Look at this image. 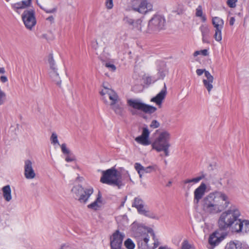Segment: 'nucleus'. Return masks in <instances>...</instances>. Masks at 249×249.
I'll return each instance as SVG.
<instances>
[{"mask_svg":"<svg viewBox=\"0 0 249 249\" xmlns=\"http://www.w3.org/2000/svg\"><path fill=\"white\" fill-rule=\"evenodd\" d=\"M230 200L225 193L214 191L210 193L203 199L204 210L210 214H217L223 212L230 204Z\"/></svg>","mask_w":249,"mask_h":249,"instance_id":"f257e3e1","label":"nucleus"},{"mask_svg":"<svg viewBox=\"0 0 249 249\" xmlns=\"http://www.w3.org/2000/svg\"><path fill=\"white\" fill-rule=\"evenodd\" d=\"M240 215L238 208L235 205H231L219 217L218 221L219 229L222 230L231 229L233 232V228L239 221Z\"/></svg>","mask_w":249,"mask_h":249,"instance_id":"f03ea898","label":"nucleus"},{"mask_svg":"<svg viewBox=\"0 0 249 249\" xmlns=\"http://www.w3.org/2000/svg\"><path fill=\"white\" fill-rule=\"evenodd\" d=\"M170 139L171 134L168 131L163 130L160 132L152 144V148L158 152L163 151L166 157L169 156Z\"/></svg>","mask_w":249,"mask_h":249,"instance_id":"7ed1b4c3","label":"nucleus"},{"mask_svg":"<svg viewBox=\"0 0 249 249\" xmlns=\"http://www.w3.org/2000/svg\"><path fill=\"white\" fill-rule=\"evenodd\" d=\"M127 105L129 107V111L132 115L138 114V110L146 113H153L157 108L155 107L143 103L140 98H131L127 100Z\"/></svg>","mask_w":249,"mask_h":249,"instance_id":"20e7f679","label":"nucleus"},{"mask_svg":"<svg viewBox=\"0 0 249 249\" xmlns=\"http://www.w3.org/2000/svg\"><path fill=\"white\" fill-rule=\"evenodd\" d=\"M101 95L105 102H107V97H108L111 101L110 106L111 108L117 115H122L123 111V107H121L118 102L119 97L116 92L111 89L104 86V89L100 91Z\"/></svg>","mask_w":249,"mask_h":249,"instance_id":"39448f33","label":"nucleus"},{"mask_svg":"<svg viewBox=\"0 0 249 249\" xmlns=\"http://www.w3.org/2000/svg\"><path fill=\"white\" fill-rule=\"evenodd\" d=\"M100 181L103 183L119 187L122 184L121 180L118 178L117 170L114 167L103 171Z\"/></svg>","mask_w":249,"mask_h":249,"instance_id":"423d86ee","label":"nucleus"},{"mask_svg":"<svg viewBox=\"0 0 249 249\" xmlns=\"http://www.w3.org/2000/svg\"><path fill=\"white\" fill-rule=\"evenodd\" d=\"M71 192L75 195V197L81 203H86L89 198L93 193L92 187L84 188L80 185H75L71 189Z\"/></svg>","mask_w":249,"mask_h":249,"instance_id":"0eeeda50","label":"nucleus"},{"mask_svg":"<svg viewBox=\"0 0 249 249\" xmlns=\"http://www.w3.org/2000/svg\"><path fill=\"white\" fill-rule=\"evenodd\" d=\"M132 206L136 208L138 213L141 215L149 218L159 219V217L156 213L144 207V202L139 196L136 197L134 199Z\"/></svg>","mask_w":249,"mask_h":249,"instance_id":"6e6552de","label":"nucleus"},{"mask_svg":"<svg viewBox=\"0 0 249 249\" xmlns=\"http://www.w3.org/2000/svg\"><path fill=\"white\" fill-rule=\"evenodd\" d=\"M130 7L134 11L144 14L153 9V5L146 0H128Z\"/></svg>","mask_w":249,"mask_h":249,"instance_id":"1a4fd4ad","label":"nucleus"},{"mask_svg":"<svg viewBox=\"0 0 249 249\" xmlns=\"http://www.w3.org/2000/svg\"><path fill=\"white\" fill-rule=\"evenodd\" d=\"M21 18L25 27L30 31L32 30L36 24L35 10L33 9L25 10Z\"/></svg>","mask_w":249,"mask_h":249,"instance_id":"9d476101","label":"nucleus"},{"mask_svg":"<svg viewBox=\"0 0 249 249\" xmlns=\"http://www.w3.org/2000/svg\"><path fill=\"white\" fill-rule=\"evenodd\" d=\"M165 23V19L160 15H154L149 20L148 23L149 30L151 31H158L164 28Z\"/></svg>","mask_w":249,"mask_h":249,"instance_id":"9b49d317","label":"nucleus"},{"mask_svg":"<svg viewBox=\"0 0 249 249\" xmlns=\"http://www.w3.org/2000/svg\"><path fill=\"white\" fill-rule=\"evenodd\" d=\"M212 22L214 28L213 37L216 41L220 42L222 39V31L224 27V20L218 17H214L212 18Z\"/></svg>","mask_w":249,"mask_h":249,"instance_id":"f8f14e48","label":"nucleus"},{"mask_svg":"<svg viewBox=\"0 0 249 249\" xmlns=\"http://www.w3.org/2000/svg\"><path fill=\"white\" fill-rule=\"evenodd\" d=\"M125 234L119 230L115 231L110 237L111 249H119L122 248L123 241Z\"/></svg>","mask_w":249,"mask_h":249,"instance_id":"ddd939ff","label":"nucleus"},{"mask_svg":"<svg viewBox=\"0 0 249 249\" xmlns=\"http://www.w3.org/2000/svg\"><path fill=\"white\" fill-rule=\"evenodd\" d=\"M24 176L27 179H33L36 176V172L33 168V162L30 160L24 161Z\"/></svg>","mask_w":249,"mask_h":249,"instance_id":"4468645a","label":"nucleus"},{"mask_svg":"<svg viewBox=\"0 0 249 249\" xmlns=\"http://www.w3.org/2000/svg\"><path fill=\"white\" fill-rule=\"evenodd\" d=\"M225 236L226 235L224 233L217 231L211 234L208 240L209 244L212 247L211 249H213L214 247L218 245L224 239Z\"/></svg>","mask_w":249,"mask_h":249,"instance_id":"2eb2a0df","label":"nucleus"},{"mask_svg":"<svg viewBox=\"0 0 249 249\" xmlns=\"http://www.w3.org/2000/svg\"><path fill=\"white\" fill-rule=\"evenodd\" d=\"M149 134L150 132L148 129L147 127H143L141 135L136 137L135 140L138 143L142 145H148L150 144V142L149 140Z\"/></svg>","mask_w":249,"mask_h":249,"instance_id":"dca6fc26","label":"nucleus"},{"mask_svg":"<svg viewBox=\"0 0 249 249\" xmlns=\"http://www.w3.org/2000/svg\"><path fill=\"white\" fill-rule=\"evenodd\" d=\"M207 189L205 183L201 182L200 185L194 191V203L197 204L204 196Z\"/></svg>","mask_w":249,"mask_h":249,"instance_id":"f3484780","label":"nucleus"},{"mask_svg":"<svg viewBox=\"0 0 249 249\" xmlns=\"http://www.w3.org/2000/svg\"><path fill=\"white\" fill-rule=\"evenodd\" d=\"M233 228V232L247 233L249 231V220L240 219L239 221Z\"/></svg>","mask_w":249,"mask_h":249,"instance_id":"a211bd4d","label":"nucleus"},{"mask_svg":"<svg viewBox=\"0 0 249 249\" xmlns=\"http://www.w3.org/2000/svg\"><path fill=\"white\" fill-rule=\"evenodd\" d=\"M202 36V41L204 43H210V28L209 26L206 24H201L199 28Z\"/></svg>","mask_w":249,"mask_h":249,"instance_id":"6ab92c4d","label":"nucleus"},{"mask_svg":"<svg viewBox=\"0 0 249 249\" xmlns=\"http://www.w3.org/2000/svg\"><path fill=\"white\" fill-rule=\"evenodd\" d=\"M32 3V0H23L21 1L12 4V9L18 14L20 13L21 9L27 8Z\"/></svg>","mask_w":249,"mask_h":249,"instance_id":"aec40b11","label":"nucleus"},{"mask_svg":"<svg viewBox=\"0 0 249 249\" xmlns=\"http://www.w3.org/2000/svg\"><path fill=\"white\" fill-rule=\"evenodd\" d=\"M204 178L205 175L203 174L200 176L192 179H185L182 181L183 188L185 190L189 191L193 186L194 184L197 183Z\"/></svg>","mask_w":249,"mask_h":249,"instance_id":"412c9836","label":"nucleus"},{"mask_svg":"<svg viewBox=\"0 0 249 249\" xmlns=\"http://www.w3.org/2000/svg\"><path fill=\"white\" fill-rule=\"evenodd\" d=\"M206 79H203L204 86L210 93L213 89V77L209 71H206L205 73Z\"/></svg>","mask_w":249,"mask_h":249,"instance_id":"4be33fe9","label":"nucleus"},{"mask_svg":"<svg viewBox=\"0 0 249 249\" xmlns=\"http://www.w3.org/2000/svg\"><path fill=\"white\" fill-rule=\"evenodd\" d=\"M166 93V87L165 84H164L163 88L155 97L151 99V101L155 103L158 106H161L162 101L165 98Z\"/></svg>","mask_w":249,"mask_h":249,"instance_id":"5701e85b","label":"nucleus"},{"mask_svg":"<svg viewBox=\"0 0 249 249\" xmlns=\"http://www.w3.org/2000/svg\"><path fill=\"white\" fill-rule=\"evenodd\" d=\"M225 249H249V248L245 246H242V244L238 241H231L228 243Z\"/></svg>","mask_w":249,"mask_h":249,"instance_id":"b1692460","label":"nucleus"},{"mask_svg":"<svg viewBox=\"0 0 249 249\" xmlns=\"http://www.w3.org/2000/svg\"><path fill=\"white\" fill-rule=\"evenodd\" d=\"M2 191L4 199L9 202L12 199L11 189L10 185H7L2 187Z\"/></svg>","mask_w":249,"mask_h":249,"instance_id":"393cba45","label":"nucleus"},{"mask_svg":"<svg viewBox=\"0 0 249 249\" xmlns=\"http://www.w3.org/2000/svg\"><path fill=\"white\" fill-rule=\"evenodd\" d=\"M102 203V196L100 193H98L96 199L91 204L88 205V207L89 209L96 211L98 210L100 205L99 203Z\"/></svg>","mask_w":249,"mask_h":249,"instance_id":"a878e982","label":"nucleus"},{"mask_svg":"<svg viewBox=\"0 0 249 249\" xmlns=\"http://www.w3.org/2000/svg\"><path fill=\"white\" fill-rule=\"evenodd\" d=\"M49 75L52 80L57 85H60L61 81L60 80L59 74L57 72V70L49 71Z\"/></svg>","mask_w":249,"mask_h":249,"instance_id":"bb28decb","label":"nucleus"},{"mask_svg":"<svg viewBox=\"0 0 249 249\" xmlns=\"http://www.w3.org/2000/svg\"><path fill=\"white\" fill-rule=\"evenodd\" d=\"M142 20L138 19L134 21V23L130 26V28L135 30L136 31L141 32L142 27Z\"/></svg>","mask_w":249,"mask_h":249,"instance_id":"cd10ccee","label":"nucleus"},{"mask_svg":"<svg viewBox=\"0 0 249 249\" xmlns=\"http://www.w3.org/2000/svg\"><path fill=\"white\" fill-rule=\"evenodd\" d=\"M142 20L138 19L134 21V23L130 26V28L135 30L136 31L141 32L142 27Z\"/></svg>","mask_w":249,"mask_h":249,"instance_id":"c85d7f7f","label":"nucleus"},{"mask_svg":"<svg viewBox=\"0 0 249 249\" xmlns=\"http://www.w3.org/2000/svg\"><path fill=\"white\" fill-rule=\"evenodd\" d=\"M142 20L138 19L134 21V23L130 26V28L135 30L136 31L141 32L142 27Z\"/></svg>","mask_w":249,"mask_h":249,"instance_id":"c756f323","label":"nucleus"},{"mask_svg":"<svg viewBox=\"0 0 249 249\" xmlns=\"http://www.w3.org/2000/svg\"><path fill=\"white\" fill-rule=\"evenodd\" d=\"M196 16L201 18L202 22H205L207 20L206 17L203 15L202 6L199 5L196 10Z\"/></svg>","mask_w":249,"mask_h":249,"instance_id":"7c9ffc66","label":"nucleus"},{"mask_svg":"<svg viewBox=\"0 0 249 249\" xmlns=\"http://www.w3.org/2000/svg\"><path fill=\"white\" fill-rule=\"evenodd\" d=\"M48 63L50 66V71L57 70L55 62L53 58L52 54H50L48 57Z\"/></svg>","mask_w":249,"mask_h":249,"instance_id":"2f4dec72","label":"nucleus"},{"mask_svg":"<svg viewBox=\"0 0 249 249\" xmlns=\"http://www.w3.org/2000/svg\"><path fill=\"white\" fill-rule=\"evenodd\" d=\"M168 71H167L166 68H161L158 70V72L157 73L158 79H163L165 75L167 74Z\"/></svg>","mask_w":249,"mask_h":249,"instance_id":"473e14b6","label":"nucleus"},{"mask_svg":"<svg viewBox=\"0 0 249 249\" xmlns=\"http://www.w3.org/2000/svg\"><path fill=\"white\" fill-rule=\"evenodd\" d=\"M124 245L127 249H134L135 247L134 243L130 238H128L124 241Z\"/></svg>","mask_w":249,"mask_h":249,"instance_id":"72a5a7b5","label":"nucleus"},{"mask_svg":"<svg viewBox=\"0 0 249 249\" xmlns=\"http://www.w3.org/2000/svg\"><path fill=\"white\" fill-rule=\"evenodd\" d=\"M50 141L51 142V143L54 145H60L59 141L58 140L57 135V134L53 132L52 134L51 137L50 138Z\"/></svg>","mask_w":249,"mask_h":249,"instance_id":"f704fd0d","label":"nucleus"},{"mask_svg":"<svg viewBox=\"0 0 249 249\" xmlns=\"http://www.w3.org/2000/svg\"><path fill=\"white\" fill-rule=\"evenodd\" d=\"M6 100V94L0 87V106L3 105Z\"/></svg>","mask_w":249,"mask_h":249,"instance_id":"c9c22d12","label":"nucleus"},{"mask_svg":"<svg viewBox=\"0 0 249 249\" xmlns=\"http://www.w3.org/2000/svg\"><path fill=\"white\" fill-rule=\"evenodd\" d=\"M208 49H204L199 51H195L194 53V56L195 57L197 56L198 55H202L203 56H207L209 55Z\"/></svg>","mask_w":249,"mask_h":249,"instance_id":"e433bc0d","label":"nucleus"},{"mask_svg":"<svg viewBox=\"0 0 249 249\" xmlns=\"http://www.w3.org/2000/svg\"><path fill=\"white\" fill-rule=\"evenodd\" d=\"M181 249H195V248L189 243L187 240H184L181 244Z\"/></svg>","mask_w":249,"mask_h":249,"instance_id":"4c0bfd02","label":"nucleus"},{"mask_svg":"<svg viewBox=\"0 0 249 249\" xmlns=\"http://www.w3.org/2000/svg\"><path fill=\"white\" fill-rule=\"evenodd\" d=\"M134 20L132 18L128 16H125L123 19L124 23L128 25L129 27L131 25H133Z\"/></svg>","mask_w":249,"mask_h":249,"instance_id":"58836bf2","label":"nucleus"},{"mask_svg":"<svg viewBox=\"0 0 249 249\" xmlns=\"http://www.w3.org/2000/svg\"><path fill=\"white\" fill-rule=\"evenodd\" d=\"M105 66L110 71H115L116 70V66L110 62H105Z\"/></svg>","mask_w":249,"mask_h":249,"instance_id":"ea45409f","label":"nucleus"},{"mask_svg":"<svg viewBox=\"0 0 249 249\" xmlns=\"http://www.w3.org/2000/svg\"><path fill=\"white\" fill-rule=\"evenodd\" d=\"M61 148L62 152L64 155H70L71 153L70 150L67 147L66 143H63L60 145Z\"/></svg>","mask_w":249,"mask_h":249,"instance_id":"a19ab883","label":"nucleus"},{"mask_svg":"<svg viewBox=\"0 0 249 249\" xmlns=\"http://www.w3.org/2000/svg\"><path fill=\"white\" fill-rule=\"evenodd\" d=\"M134 167L135 170L137 171L138 174L143 173L144 167L140 163L136 162L135 163Z\"/></svg>","mask_w":249,"mask_h":249,"instance_id":"79ce46f5","label":"nucleus"},{"mask_svg":"<svg viewBox=\"0 0 249 249\" xmlns=\"http://www.w3.org/2000/svg\"><path fill=\"white\" fill-rule=\"evenodd\" d=\"M121 220H123L124 222L123 224H127L128 223L127 217L125 215L118 216L117 217V221L119 223Z\"/></svg>","mask_w":249,"mask_h":249,"instance_id":"37998d69","label":"nucleus"},{"mask_svg":"<svg viewBox=\"0 0 249 249\" xmlns=\"http://www.w3.org/2000/svg\"><path fill=\"white\" fill-rule=\"evenodd\" d=\"M237 0H227V4L230 8H235L236 6Z\"/></svg>","mask_w":249,"mask_h":249,"instance_id":"c03bdc74","label":"nucleus"},{"mask_svg":"<svg viewBox=\"0 0 249 249\" xmlns=\"http://www.w3.org/2000/svg\"><path fill=\"white\" fill-rule=\"evenodd\" d=\"M160 125V123L156 120H152L150 124V127L152 128L155 129L158 128Z\"/></svg>","mask_w":249,"mask_h":249,"instance_id":"a18cd8bd","label":"nucleus"},{"mask_svg":"<svg viewBox=\"0 0 249 249\" xmlns=\"http://www.w3.org/2000/svg\"><path fill=\"white\" fill-rule=\"evenodd\" d=\"M235 180L231 177L228 178L227 180V184L230 187H233L234 186Z\"/></svg>","mask_w":249,"mask_h":249,"instance_id":"49530a36","label":"nucleus"},{"mask_svg":"<svg viewBox=\"0 0 249 249\" xmlns=\"http://www.w3.org/2000/svg\"><path fill=\"white\" fill-rule=\"evenodd\" d=\"M113 0H106V6L107 9H111L113 7Z\"/></svg>","mask_w":249,"mask_h":249,"instance_id":"de8ad7c7","label":"nucleus"},{"mask_svg":"<svg viewBox=\"0 0 249 249\" xmlns=\"http://www.w3.org/2000/svg\"><path fill=\"white\" fill-rule=\"evenodd\" d=\"M154 170V167L153 166H149L143 168V173H149Z\"/></svg>","mask_w":249,"mask_h":249,"instance_id":"09e8293b","label":"nucleus"},{"mask_svg":"<svg viewBox=\"0 0 249 249\" xmlns=\"http://www.w3.org/2000/svg\"><path fill=\"white\" fill-rule=\"evenodd\" d=\"M74 160V157L72 155L71 153H70V155H67V156L65 158V160L68 162L72 161Z\"/></svg>","mask_w":249,"mask_h":249,"instance_id":"8fccbe9b","label":"nucleus"},{"mask_svg":"<svg viewBox=\"0 0 249 249\" xmlns=\"http://www.w3.org/2000/svg\"><path fill=\"white\" fill-rule=\"evenodd\" d=\"M156 80L157 79H153L151 77H147L145 79V83L146 84H150L154 83Z\"/></svg>","mask_w":249,"mask_h":249,"instance_id":"3c124183","label":"nucleus"},{"mask_svg":"<svg viewBox=\"0 0 249 249\" xmlns=\"http://www.w3.org/2000/svg\"><path fill=\"white\" fill-rule=\"evenodd\" d=\"M60 249H74L73 247L69 244H65L61 246Z\"/></svg>","mask_w":249,"mask_h":249,"instance_id":"603ef678","label":"nucleus"},{"mask_svg":"<svg viewBox=\"0 0 249 249\" xmlns=\"http://www.w3.org/2000/svg\"><path fill=\"white\" fill-rule=\"evenodd\" d=\"M57 11V8L56 7H54L52 9H47L46 8L45 10H44V12H45L46 13L48 14H51V13H55Z\"/></svg>","mask_w":249,"mask_h":249,"instance_id":"864d4df0","label":"nucleus"},{"mask_svg":"<svg viewBox=\"0 0 249 249\" xmlns=\"http://www.w3.org/2000/svg\"><path fill=\"white\" fill-rule=\"evenodd\" d=\"M207 71L205 69H197L196 70V73L197 75L200 76L203 73H205V71Z\"/></svg>","mask_w":249,"mask_h":249,"instance_id":"5fc2aeb1","label":"nucleus"},{"mask_svg":"<svg viewBox=\"0 0 249 249\" xmlns=\"http://www.w3.org/2000/svg\"><path fill=\"white\" fill-rule=\"evenodd\" d=\"M153 238L154 240V248L155 249V248H156L160 245V242L158 239H155V234L153 232Z\"/></svg>","mask_w":249,"mask_h":249,"instance_id":"6e6d98bb","label":"nucleus"},{"mask_svg":"<svg viewBox=\"0 0 249 249\" xmlns=\"http://www.w3.org/2000/svg\"><path fill=\"white\" fill-rule=\"evenodd\" d=\"M0 80L2 83H5L8 81V79L6 76H1L0 77Z\"/></svg>","mask_w":249,"mask_h":249,"instance_id":"4d7b16f0","label":"nucleus"},{"mask_svg":"<svg viewBox=\"0 0 249 249\" xmlns=\"http://www.w3.org/2000/svg\"><path fill=\"white\" fill-rule=\"evenodd\" d=\"M48 21H49L51 23L54 22V18L53 16H49L46 18Z\"/></svg>","mask_w":249,"mask_h":249,"instance_id":"13d9d810","label":"nucleus"},{"mask_svg":"<svg viewBox=\"0 0 249 249\" xmlns=\"http://www.w3.org/2000/svg\"><path fill=\"white\" fill-rule=\"evenodd\" d=\"M98 46V43L96 41H94L92 42V47L95 49H96Z\"/></svg>","mask_w":249,"mask_h":249,"instance_id":"bf43d9fd","label":"nucleus"},{"mask_svg":"<svg viewBox=\"0 0 249 249\" xmlns=\"http://www.w3.org/2000/svg\"><path fill=\"white\" fill-rule=\"evenodd\" d=\"M143 241L144 242V243L145 244H147L149 241V237L148 235H147L146 237H145L143 239Z\"/></svg>","mask_w":249,"mask_h":249,"instance_id":"052dcab7","label":"nucleus"},{"mask_svg":"<svg viewBox=\"0 0 249 249\" xmlns=\"http://www.w3.org/2000/svg\"><path fill=\"white\" fill-rule=\"evenodd\" d=\"M234 22H235V18H234L233 17H231V18H230V25H233L234 23Z\"/></svg>","mask_w":249,"mask_h":249,"instance_id":"680f3d73","label":"nucleus"},{"mask_svg":"<svg viewBox=\"0 0 249 249\" xmlns=\"http://www.w3.org/2000/svg\"><path fill=\"white\" fill-rule=\"evenodd\" d=\"M5 72V70L4 68H0V73H4Z\"/></svg>","mask_w":249,"mask_h":249,"instance_id":"e2e57ef3","label":"nucleus"},{"mask_svg":"<svg viewBox=\"0 0 249 249\" xmlns=\"http://www.w3.org/2000/svg\"><path fill=\"white\" fill-rule=\"evenodd\" d=\"M172 183V182L171 181H169L167 184V186H170Z\"/></svg>","mask_w":249,"mask_h":249,"instance_id":"0e129e2a","label":"nucleus"},{"mask_svg":"<svg viewBox=\"0 0 249 249\" xmlns=\"http://www.w3.org/2000/svg\"><path fill=\"white\" fill-rule=\"evenodd\" d=\"M2 222L1 218L0 217V228L2 226Z\"/></svg>","mask_w":249,"mask_h":249,"instance_id":"69168bd1","label":"nucleus"},{"mask_svg":"<svg viewBox=\"0 0 249 249\" xmlns=\"http://www.w3.org/2000/svg\"><path fill=\"white\" fill-rule=\"evenodd\" d=\"M39 7L42 9L44 11V10L46 9V8L44 7L43 6H41V5H39Z\"/></svg>","mask_w":249,"mask_h":249,"instance_id":"338daca9","label":"nucleus"},{"mask_svg":"<svg viewBox=\"0 0 249 249\" xmlns=\"http://www.w3.org/2000/svg\"><path fill=\"white\" fill-rule=\"evenodd\" d=\"M100 59H101L102 61H103V62H105V59H104V58H103V57H102V55H100Z\"/></svg>","mask_w":249,"mask_h":249,"instance_id":"774afa93","label":"nucleus"}]
</instances>
